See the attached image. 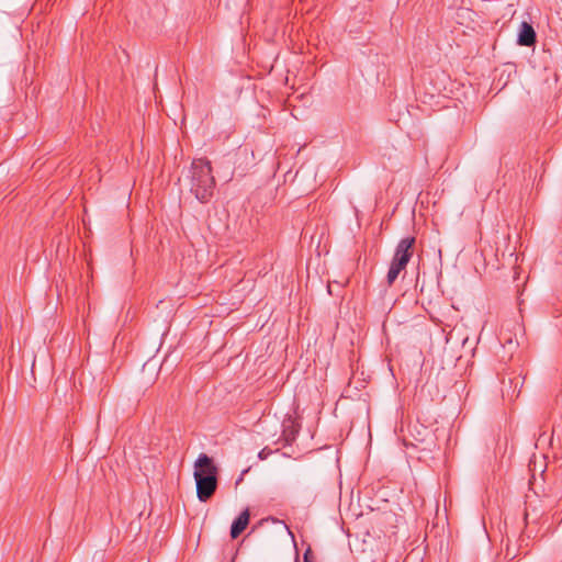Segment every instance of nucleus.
I'll return each instance as SVG.
<instances>
[{
    "instance_id": "1",
    "label": "nucleus",
    "mask_w": 562,
    "mask_h": 562,
    "mask_svg": "<svg viewBox=\"0 0 562 562\" xmlns=\"http://www.w3.org/2000/svg\"><path fill=\"white\" fill-rule=\"evenodd\" d=\"M215 179L212 175L211 162L207 159H194L191 165L190 191L201 202L206 203L213 196Z\"/></svg>"
},
{
    "instance_id": "2",
    "label": "nucleus",
    "mask_w": 562,
    "mask_h": 562,
    "mask_svg": "<svg viewBox=\"0 0 562 562\" xmlns=\"http://www.w3.org/2000/svg\"><path fill=\"white\" fill-rule=\"evenodd\" d=\"M416 243L414 236L405 237L400 240L396 246L395 254L392 259V263L405 269L413 256V248Z\"/></svg>"
},
{
    "instance_id": "3",
    "label": "nucleus",
    "mask_w": 562,
    "mask_h": 562,
    "mask_svg": "<svg viewBox=\"0 0 562 562\" xmlns=\"http://www.w3.org/2000/svg\"><path fill=\"white\" fill-rule=\"evenodd\" d=\"M196 485V496L200 502H207L216 492L217 488V476L207 475L201 476L200 473L194 476Z\"/></svg>"
},
{
    "instance_id": "4",
    "label": "nucleus",
    "mask_w": 562,
    "mask_h": 562,
    "mask_svg": "<svg viewBox=\"0 0 562 562\" xmlns=\"http://www.w3.org/2000/svg\"><path fill=\"white\" fill-rule=\"evenodd\" d=\"M200 473L201 476L215 475L218 474V469L215 465L213 459L205 453H201L194 462V472L195 474Z\"/></svg>"
},
{
    "instance_id": "5",
    "label": "nucleus",
    "mask_w": 562,
    "mask_h": 562,
    "mask_svg": "<svg viewBox=\"0 0 562 562\" xmlns=\"http://www.w3.org/2000/svg\"><path fill=\"white\" fill-rule=\"evenodd\" d=\"M536 42H537V34H536L533 26L526 21L521 22L519 33H518L517 44L520 46L530 47V46H533L536 44Z\"/></svg>"
},
{
    "instance_id": "6",
    "label": "nucleus",
    "mask_w": 562,
    "mask_h": 562,
    "mask_svg": "<svg viewBox=\"0 0 562 562\" xmlns=\"http://www.w3.org/2000/svg\"><path fill=\"white\" fill-rule=\"evenodd\" d=\"M250 519L249 509L246 508L243 510L239 516L233 521L231 526V537L232 539H237L241 532L247 528Z\"/></svg>"
},
{
    "instance_id": "7",
    "label": "nucleus",
    "mask_w": 562,
    "mask_h": 562,
    "mask_svg": "<svg viewBox=\"0 0 562 562\" xmlns=\"http://www.w3.org/2000/svg\"><path fill=\"white\" fill-rule=\"evenodd\" d=\"M282 426V437L285 440V442L290 445L295 440V437L299 434L300 426L290 418L285 420Z\"/></svg>"
},
{
    "instance_id": "8",
    "label": "nucleus",
    "mask_w": 562,
    "mask_h": 562,
    "mask_svg": "<svg viewBox=\"0 0 562 562\" xmlns=\"http://www.w3.org/2000/svg\"><path fill=\"white\" fill-rule=\"evenodd\" d=\"M540 516L541 514L536 507H526L524 518L527 525H529L530 522H536Z\"/></svg>"
},
{
    "instance_id": "9",
    "label": "nucleus",
    "mask_w": 562,
    "mask_h": 562,
    "mask_svg": "<svg viewBox=\"0 0 562 562\" xmlns=\"http://www.w3.org/2000/svg\"><path fill=\"white\" fill-rule=\"evenodd\" d=\"M403 270L404 269H402L401 267L391 262L390 269L386 274L387 284L392 285Z\"/></svg>"
},
{
    "instance_id": "10",
    "label": "nucleus",
    "mask_w": 562,
    "mask_h": 562,
    "mask_svg": "<svg viewBox=\"0 0 562 562\" xmlns=\"http://www.w3.org/2000/svg\"><path fill=\"white\" fill-rule=\"evenodd\" d=\"M303 562H314V555L311 548H307L303 554Z\"/></svg>"
},
{
    "instance_id": "11",
    "label": "nucleus",
    "mask_w": 562,
    "mask_h": 562,
    "mask_svg": "<svg viewBox=\"0 0 562 562\" xmlns=\"http://www.w3.org/2000/svg\"><path fill=\"white\" fill-rule=\"evenodd\" d=\"M266 449H262L260 452H259V458L260 459H265L266 458Z\"/></svg>"
},
{
    "instance_id": "12",
    "label": "nucleus",
    "mask_w": 562,
    "mask_h": 562,
    "mask_svg": "<svg viewBox=\"0 0 562 562\" xmlns=\"http://www.w3.org/2000/svg\"><path fill=\"white\" fill-rule=\"evenodd\" d=\"M295 562H300L299 560H296Z\"/></svg>"
}]
</instances>
